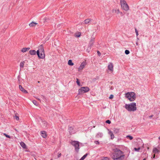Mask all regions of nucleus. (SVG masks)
<instances>
[{"instance_id": "obj_1", "label": "nucleus", "mask_w": 160, "mask_h": 160, "mask_svg": "<svg viewBox=\"0 0 160 160\" xmlns=\"http://www.w3.org/2000/svg\"><path fill=\"white\" fill-rule=\"evenodd\" d=\"M113 151V152L111 155V157L113 160H123L125 155L123 152L117 148H115Z\"/></svg>"}, {"instance_id": "obj_2", "label": "nucleus", "mask_w": 160, "mask_h": 160, "mask_svg": "<svg viewBox=\"0 0 160 160\" xmlns=\"http://www.w3.org/2000/svg\"><path fill=\"white\" fill-rule=\"evenodd\" d=\"M125 108L129 111H134L137 110L136 103L132 102L129 104H126Z\"/></svg>"}, {"instance_id": "obj_3", "label": "nucleus", "mask_w": 160, "mask_h": 160, "mask_svg": "<svg viewBox=\"0 0 160 160\" xmlns=\"http://www.w3.org/2000/svg\"><path fill=\"white\" fill-rule=\"evenodd\" d=\"M125 97L131 101H133L136 99V94L133 92H128L126 94Z\"/></svg>"}, {"instance_id": "obj_4", "label": "nucleus", "mask_w": 160, "mask_h": 160, "mask_svg": "<svg viewBox=\"0 0 160 160\" xmlns=\"http://www.w3.org/2000/svg\"><path fill=\"white\" fill-rule=\"evenodd\" d=\"M120 4L123 10L127 11L129 9V6L125 0H120Z\"/></svg>"}, {"instance_id": "obj_5", "label": "nucleus", "mask_w": 160, "mask_h": 160, "mask_svg": "<svg viewBox=\"0 0 160 160\" xmlns=\"http://www.w3.org/2000/svg\"><path fill=\"white\" fill-rule=\"evenodd\" d=\"M89 91V88L87 87H82L78 90V95H81L82 93L87 92Z\"/></svg>"}, {"instance_id": "obj_6", "label": "nucleus", "mask_w": 160, "mask_h": 160, "mask_svg": "<svg viewBox=\"0 0 160 160\" xmlns=\"http://www.w3.org/2000/svg\"><path fill=\"white\" fill-rule=\"evenodd\" d=\"M71 144L74 146L75 148V150L78 152L79 149V142L76 141H72L71 142Z\"/></svg>"}, {"instance_id": "obj_7", "label": "nucleus", "mask_w": 160, "mask_h": 160, "mask_svg": "<svg viewBox=\"0 0 160 160\" xmlns=\"http://www.w3.org/2000/svg\"><path fill=\"white\" fill-rule=\"evenodd\" d=\"M108 69L110 71H113V65L112 62H110L108 66Z\"/></svg>"}, {"instance_id": "obj_8", "label": "nucleus", "mask_w": 160, "mask_h": 160, "mask_svg": "<svg viewBox=\"0 0 160 160\" xmlns=\"http://www.w3.org/2000/svg\"><path fill=\"white\" fill-rule=\"evenodd\" d=\"M68 130L70 134H72L75 132V130L74 129V128L72 127H69Z\"/></svg>"}, {"instance_id": "obj_9", "label": "nucleus", "mask_w": 160, "mask_h": 160, "mask_svg": "<svg viewBox=\"0 0 160 160\" xmlns=\"http://www.w3.org/2000/svg\"><path fill=\"white\" fill-rule=\"evenodd\" d=\"M86 65V63L84 62H82L80 67H79L78 68V70L79 71V70H82V69L84 68V67Z\"/></svg>"}, {"instance_id": "obj_10", "label": "nucleus", "mask_w": 160, "mask_h": 160, "mask_svg": "<svg viewBox=\"0 0 160 160\" xmlns=\"http://www.w3.org/2000/svg\"><path fill=\"white\" fill-rule=\"evenodd\" d=\"M19 88L20 90L23 92L25 93H28V92L21 85H19Z\"/></svg>"}, {"instance_id": "obj_11", "label": "nucleus", "mask_w": 160, "mask_h": 160, "mask_svg": "<svg viewBox=\"0 0 160 160\" xmlns=\"http://www.w3.org/2000/svg\"><path fill=\"white\" fill-rule=\"evenodd\" d=\"M41 135L44 138H46L47 137L46 132L44 131H41Z\"/></svg>"}, {"instance_id": "obj_12", "label": "nucleus", "mask_w": 160, "mask_h": 160, "mask_svg": "<svg viewBox=\"0 0 160 160\" xmlns=\"http://www.w3.org/2000/svg\"><path fill=\"white\" fill-rule=\"evenodd\" d=\"M103 136V134L102 132L98 133L96 136V138H102Z\"/></svg>"}, {"instance_id": "obj_13", "label": "nucleus", "mask_w": 160, "mask_h": 160, "mask_svg": "<svg viewBox=\"0 0 160 160\" xmlns=\"http://www.w3.org/2000/svg\"><path fill=\"white\" fill-rule=\"evenodd\" d=\"M152 152L155 154L157 153L159 154L160 152V151L156 148H154L153 149Z\"/></svg>"}, {"instance_id": "obj_14", "label": "nucleus", "mask_w": 160, "mask_h": 160, "mask_svg": "<svg viewBox=\"0 0 160 160\" xmlns=\"http://www.w3.org/2000/svg\"><path fill=\"white\" fill-rule=\"evenodd\" d=\"M45 57L44 52H40V57H38L39 59H43Z\"/></svg>"}, {"instance_id": "obj_15", "label": "nucleus", "mask_w": 160, "mask_h": 160, "mask_svg": "<svg viewBox=\"0 0 160 160\" xmlns=\"http://www.w3.org/2000/svg\"><path fill=\"white\" fill-rule=\"evenodd\" d=\"M39 50L40 52H44V50L42 45H40L39 47Z\"/></svg>"}, {"instance_id": "obj_16", "label": "nucleus", "mask_w": 160, "mask_h": 160, "mask_svg": "<svg viewBox=\"0 0 160 160\" xmlns=\"http://www.w3.org/2000/svg\"><path fill=\"white\" fill-rule=\"evenodd\" d=\"M115 12L117 13V14H120L121 16H122V12H120L119 9L113 10L112 12Z\"/></svg>"}, {"instance_id": "obj_17", "label": "nucleus", "mask_w": 160, "mask_h": 160, "mask_svg": "<svg viewBox=\"0 0 160 160\" xmlns=\"http://www.w3.org/2000/svg\"><path fill=\"white\" fill-rule=\"evenodd\" d=\"M29 53L31 55H35L36 54V51L35 50H30L29 51Z\"/></svg>"}, {"instance_id": "obj_18", "label": "nucleus", "mask_w": 160, "mask_h": 160, "mask_svg": "<svg viewBox=\"0 0 160 160\" xmlns=\"http://www.w3.org/2000/svg\"><path fill=\"white\" fill-rule=\"evenodd\" d=\"M108 134L111 136V139H112L114 138V134L111 131H109L108 132Z\"/></svg>"}, {"instance_id": "obj_19", "label": "nucleus", "mask_w": 160, "mask_h": 160, "mask_svg": "<svg viewBox=\"0 0 160 160\" xmlns=\"http://www.w3.org/2000/svg\"><path fill=\"white\" fill-rule=\"evenodd\" d=\"M30 49V48H23L22 50H21V51L22 52H26L28 50H29Z\"/></svg>"}, {"instance_id": "obj_20", "label": "nucleus", "mask_w": 160, "mask_h": 160, "mask_svg": "<svg viewBox=\"0 0 160 160\" xmlns=\"http://www.w3.org/2000/svg\"><path fill=\"white\" fill-rule=\"evenodd\" d=\"M20 144L22 148L25 149L26 148V145L24 142H22Z\"/></svg>"}, {"instance_id": "obj_21", "label": "nucleus", "mask_w": 160, "mask_h": 160, "mask_svg": "<svg viewBox=\"0 0 160 160\" xmlns=\"http://www.w3.org/2000/svg\"><path fill=\"white\" fill-rule=\"evenodd\" d=\"M37 24V23H36L33 22H31L29 24V26L31 27H33V26H36Z\"/></svg>"}, {"instance_id": "obj_22", "label": "nucleus", "mask_w": 160, "mask_h": 160, "mask_svg": "<svg viewBox=\"0 0 160 160\" xmlns=\"http://www.w3.org/2000/svg\"><path fill=\"white\" fill-rule=\"evenodd\" d=\"M43 126L44 128H46L48 127L47 122L46 121H42Z\"/></svg>"}, {"instance_id": "obj_23", "label": "nucleus", "mask_w": 160, "mask_h": 160, "mask_svg": "<svg viewBox=\"0 0 160 160\" xmlns=\"http://www.w3.org/2000/svg\"><path fill=\"white\" fill-rule=\"evenodd\" d=\"M88 155V153H86L79 160H84L86 157Z\"/></svg>"}, {"instance_id": "obj_24", "label": "nucleus", "mask_w": 160, "mask_h": 160, "mask_svg": "<svg viewBox=\"0 0 160 160\" xmlns=\"http://www.w3.org/2000/svg\"><path fill=\"white\" fill-rule=\"evenodd\" d=\"M68 64L69 65L73 66L74 65V63L72 62L71 60H69L68 61Z\"/></svg>"}, {"instance_id": "obj_25", "label": "nucleus", "mask_w": 160, "mask_h": 160, "mask_svg": "<svg viewBox=\"0 0 160 160\" xmlns=\"http://www.w3.org/2000/svg\"><path fill=\"white\" fill-rule=\"evenodd\" d=\"M91 19H87L85 20L84 22L85 24H88L89 22H90V21L91 20Z\"/></svg>"}, {"instance_id": "obj_26", "label": "nucleus", "mask_w": 160, "mask_h": 160, "mask_svg": "<svg viewBox=\"0 0 160 160\" xmlns=\"http://www.w3.org/2000/svg\"><path fill=\"white\" fill-rule=\"evenodd\" d=\"M24 63V62H22L20 63V68H22L23 67Z\"/></svg>"}, {"instance_id": "obj_27", "label": "nucleus", "mask_w": 160, "mask_h": 160, "mask_svg": "<svg viewBox=\"0 0 160 160\" xmlns=\"http://www.w3.org/2000/svg\"><path fill=\"white\" fill-rule=\"evenodd\" d=\"M94 43V42H93V41H90V42H89V47L90 48L93 46Z\"/></svg>"}, {"instance_id": "obj_28", "label": "nucleus", "mask_w": 160, "mask_h": 160, "mask_svg": "<svg viewBox=\"0 0 160 160\" xmlns=\"http://www.w3.org/2000/svg\"><path fill=\"white\" fill-rule=\"evenodd\" d=\"M126 138H129L130 140H132L133 138L132 136H130V135H129L127 136H126Z\"/></svg>"}, {"instance_id": "obj_29", "label": "nucleus", "mask_w": 160, "mask_h": 160, "mask_svg": "<svg viewBox=\"0 0 160 160\" xmlns=\"http://www.w3.org/2000/svg\"><path fill=\"white\" fill-rule=\"evenodd\" d=\"M40 51L39 49L36 52V53H37V55L38 56V57H40Z\"/></svg>"}, {"instance_id": "obj_30", "label": "nucleus", "mask_w": 160, "mask_h": 160, "mask_svg": "<svg viewBox=\"0 0 160 160\" xmlns=\"http://www.w3.org/2000/svg\"><path fill=\"white\" fill-rule=\"evenodd\" d=\"M76 80H77L76 83H77V85H78L80 86V82L79 81V79L78 78H77Z\"/></svg>"}, {"instance_id": "obj_31", "label": "nucleus", "mask_w": 160, "mask_h": 160, "mask_svg": "<svg viewBox=\"0 0 160 160\" xmlns=\"http://www.w3.org/2000/svg\"><path fill=\"white\" fill-rule=\"evenodd\" d=\"M102 160H109V158L107 157H103Z\"/></svg>"}, {"instance_id": "obj_32", "label": "nucleus", "mask_w": 160, "mask_h": 160, "mask_svg": "<svg viewBox=\"0 0 160 160\" xmlns=\"http://www.w3.org/2000/svg\"><path fill=\"white\" fill-rule=\"evenodd\" d=\"M32 102H33V103L36 106H37L38 105V103L37 101H36V100H33L32 101Z\"/></svg>"}, {"instance_id": "obj_33", "label": "nucleus", "mask_w": 160, "mask_h": 160, "mask_svg": "<svg viewBox=\"0 0 160 160\" xmlns=\"http://www.w3.org/2000/svg\"><path fill=\"white\" fill-rule=\"evenodd\" d=\"M125 53L126 55H128L130 53V52L128 50H125Z\"/></svg>"}, {"instance_id": "obj_34", "label": "nucleus", "mask_w": 160, "mask_h": 160, "mask_svg": "<svg viewBox=\"0 0 160 160\" xmlns=\"http://www.w3.org/2000/svg\"><path fill=\"white\" fill-rule=\"evenodd\" d=\"M140 148H134V150L136 151H137V152H139V150H140Z\"/></svg>"}, {"instance_id": "obj_35", "label": "nucleus", "mask_w": 160, "mask_h": 160, "mask_svg": "<svg viewBox=\"0 0 160 160\" xmlns=\"http://www.w3.org/2000/svg\"><path fill=\"white\" fill-rule=\"evenodd\" d=\"M14 119H15L17 120H18L19 119V117L18 116H16V115L14 117Z\"/></svg>"}, {"instance_id": "obj_36", "label": "nucleus", "mask_w": 160, "mask_h": 160, "mask_svg": "<svg viewBox=\"0 0 160 160\" xmlns=\"http://www.w3.org/2000/svg\"><path fill=\"white\" fill-rule=\"evenodd\" d=\"M119 129H115L114 130V132L115 133H117L119 132Z\"/></svg>"}, {"instance_id": "obj_37", "label": "nucleus", "mask_w": 160, "mask_h": 160, "mask_svg": "<svg viewBox=\"0 0 160 160\" xmlns=\"http://www.w3.org/2000/svg\"><path fill=\"white\" fill-rule=\"evenodd\" d=\"M106 122L107 123L110 124L111 123V122L110 120H107L106 121Z\"/></svg>"}, {"instance_id": "obj_38", "label": "nucleus", "mask_w": 160, "mask_h": 160, "mask_svg": "<svg viewBox=\"0 0 160 160\" xmlns=\"http://www.w3.org/2000/svg\"><path fill=\"white\" fill-rule=\"evenodd\" d=\"M4 135L7 137V138H10V136L9 135H8L7 134H6L4 133Z\"/></svg>"}, {"instance_id": "obj_39", "label": "nucleus", "mask_w": 160, "mask_h": 160, "mask_svg": "<svg viewBox=\"0 0 160 160\" xmlns=\"http://www.w3.org/2000/svg\"><path fill=\"white\" fill-rule=\"evenodd\" d=\"M113 95L112 94H111L110 95V97H109V98L110 99H112L113 98Z\"/></svg>"}, {"instance_id": "obj_40", "label": "nucleus", "mask_w": 160, "mask_h": 160, "mask_svg": "<svg viewBox=\"0 0 160 160\" xmlns=\"http://www.w3.org/2000/svg\"><path fill=\"white\" fill-rule=\"evenodd\" d=\"M135 31L136 33V35L137 36L138 35V30H137L136 28H135Z\"/></svg>"}, {"instance_id": "obj_41", "label": "nucleus", "mask_w": 160, "mask_h": 160, "mask_svg": "<svg viewBox=\"0 0 160 160\" xmlns=\"http://www.w3.org/2000/svg\"><path fill=\"white\" fill-rule=\"evenodd\" d=\"M97 53H98V56H100V55H101V53L99 51H97Z\"/></svg>"}, {"instance_id": "obj_42", "label": "nucleus", "mask_w": 160, "mask_h": 160, "mask_svg": "<svg viewBox=\"0 0 160 160\" xmlns=\"http://www.w3.org/2000/svg\"><path fill=\"white\" fill-rule=\"evenodd\" d=\"M94 142L96 144H99V142L98 141H95Z\"/></svg>"}, {"instance_id": "obj_43", "label": "nucleus", "mask_w": 160, "mask_h": 160, "mask_svg": "<svg viewBox=\"0 0 160 160\" xmlns=\"http://www.w3.org/2000/svg\"><path fill=\"white\" fill-rule=\"evenodd\" d=\"M94 38H92L91 39L90 41H93V42H94Z\"/></svg>"}, {"instance_id": "obj_44", "label": "nucleus", "mask_w": 160, "mask_h": 160, "mask_svg": "<svg viewBox=\"0 0 160 160\" xmlns=\"http://www.w3.org/2000/svg\"><path fill=\"white\" fill-rule=\"evenodd\" d=\"M81 34L80 33H78V35H76V37H79L80 36Z\"/></svg>"}, {"instance_id": "obj_45", "label": "nucleus", "mask_w": 160, "mask_h": 160, "mask_svg": "<svg viewBox=\"0 0 160 160\" xmlns=\"http://www.w3.org/2000/svg\"><path fill=\"white\" fill-rule=\"evenodd\" d=\"M61 153H59L58 156V158L60 157H61Z\"/></svg>"}, {"instance_id": "obj_46", "label": "nucleus", "mask_w": 160, "mask_h": 160, "mask_svg": "<svg viewBox=\"0 0 160 160\" xmlns=\"http://www.w3.org/2000/svg\"><path fill=\"white\" fill-rule=\"evenodd\" d=\"M153 117V115H151V116H149V118H151Z\"/></svg>"}, {"instance_id": "obj_47", "label": "nucleus", "mask_w": 160, "mask_h": 160, "mask_svg": "<svg viewBox=\"0 0 160 160\" xmlns=\"http://www.w3.org/2000/svg\"><path fill=\"white\" fill-rule=\"evenodd\" d=\"M160 111H159V112H157L156 115H158Z\"/></svg>"}, {"instance_id": "obj_48", "label": "nucleus", "mask_w": 160, "mask_h": 160, "mask_svg": "<svg viewBox=\"0 0 160 160\" xmlns=\"http://www.w3.org/2000/svg\"><path fill=\"white\" fill-rule=\"evenodd\" d=\"M155 154H154L153 156V158H155Z\"/></svg>"}, {"instance_id": "obj_49", "label": "nucleus", "mask_w": 160, "mask_h": 160, "mask_svg": "<svg viewBox=\"0 0 160 160\" xmlns=\"http://www.w3.org/2000/svg\"><path fill=\"white\" fill-rule=\"evenodd\" d=\"M158 139L160 140V136L158 137Z\"/></svg>"}, {"instance_id": "obj_50", "label": "nucleus", "mask_w": 160, "mask_h": 160, "mask_svg": "<svg viewBox=\"0 0 160 160\" xmlns=\"http://www.w3.org/2000/svg\"><path fill=\"white\" fill-rule=\"evenodd\" d=\"M38 83H39L40 82V81H38Z\"/></svg>"}, {"instance_id": "obj_51", "label": "nucleus", "mask_w": 160, "mask_h": 160, "mask_svg": "<svg viewBox=\"0 0 160 160\" xmlns=\"http://www.w3.org/2000/svg\"><path fill=\"white\" fill-rule=\"evenodd\" d=\"M38 100L40 101V100L39 98H38Z\"/></svg>"}, {"instance_id": "obj_52", "label": "nucleus", "mask_w": 160, "mask_h": 160, "mask_svg": "<svg viewBox=\"0 0 160 160\" xmlns=\"http://www.w3.org/2000/svg\"><path fill=\"white\" fill-rule=\"evenodd\" d=\"M143 160H146V158H145L144 159H143Z\"/></svg>"}, {"instance_id": "obj_53", "label": "nucleus", "mask_w": 160, "mask_h": 160, "mask_svg": "<svg viewBox=\"0 0 160 160\" xmlns=\"http://www.w3.org/2000/svg\"><path fill=\"white\" fill-rule=\"evenodd\" d=\"M51 160H53L52 159H51Z\"/></svg>"}]
</instances>
